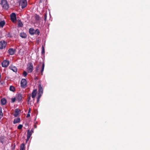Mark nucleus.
<instances>
[{"mask_svg": "<svg viewBox=\"0 0 150 150\" xmlns=\"http://www.w3.org/2000/svg\"><path fill=\"white\" fill-rule=\"evenodd\" d=\"M29 33L31 35H34V34L39 35L40 34V31L38 29L35 30L33 28H31L29 29Z\"/></svg>", "mask_w": 150, "mask_h": 150, "instance_id": "f257e3e1", "label": "nucleus"}, {"mask_svg": "<svg viewBox=\"0 0 150 150\" xmlns=\"http://www.w3.org/2000/svg\"><path fill=\"white\" fill-rule=\"evenodd\" d=\"M1 4L3 8L7 9L8 8V5L7 1L5 0H2L1 2Z\"/></svg>", "mask_w": 150, "mask_h": 150, "instance_id": "f03ea898", "label": "nucleus"}, {"mask_svg": "<svg viewBox=\"0 0 150 150\" xmlns=\"http://www.w3.org/2000/svg\"><path fill=\"white\" fill-rule=\"evenodd\" d=\"M33 69V64L31 62H29L28 65L27 71L28 73L32 72Z\"/></svg>", "mask_w": 150, "mask_h": 150, "instance_id": "7ed1b4c3", "label": "nucleus"}, {"mask_svg": "<svg viewBox=\"0 0 150 150\" xmlns=\"http://www.w3.org/2000/svg\"><path fill=\"white\" fill-rule=\"evenodd\" d=\"M21 86L23 88H25L26 87L27 81L25 79H22L21 82Z\"/></svg>", "mask_w": 150, "mask_h": 150, "instance_id": "20e7f679", "label": "nucleus"}, {"mask_svg": "<svg viewBox=\"0 0 150 150\" xmlns=\"http://www.w3.org/2000/svg\"><path fill=\"white\" fill-rule=\"evenodd\" d=\"M20 4L22 8H25L27 5V2L26 0H21L20 1Z\"/></svg>", "mask_w": 150, "mask_h": 150, "instance_id": "39448f33", "label": "nucleus"}, {"mask_svg": "<svg viewBox=\"0 0 150 150\" xmlns=\"http://www.w3.org/2000/svg\"><path fill=\"white\" fill-rule=\"evenodd\" d=\"M43 88L41 84L39 85L38 95L42 96L43 94Z\"/></svg>", "mask_w": 150, "mask_h": 150, "instance_id": "423d86ee", "label": "nucleus"}, {"mask_svg": "<svg viewBox=\"0 0 150 150\" xmlns=\"http://www.w3.org/2000/svg\"><path fill=\"white\" fill-rule=\"evenodd\" d=\"M6 43L4 40L1 41L0 42V49H2L6 47Z\"/></svg>", "mask_w": 150, "mask_h": 150, "instance_id": "0eeeda50", "label": "nucleus"}, {"mask_svg": "<svg viewBox=\"0 0 150 150\" xmlns=\"http://www.w3.org/2000/svg\"><path fill=\"white\" fill-rule=\"evenodd\" d=\"M11 20L14 22L16 21V15L14 13H12L10 15Z\"/></svg>", "mask_w": 150, "mask_h": 150, "instance_id": "6e6552de", "label": "nucleus"}, {"mask_svg": "<svg viewBox=\"0 0 150 150\" xmlns=\"http://www.w3.org/2000/svg\"><path fill=\"white\" fill-rule=\"evenodd\" d=\"M9 64V62L7 60H4L2 63V66L3 67H7Z\"/></svg>", "mask_w": 150, "mask_h": 150, "instance_id": "1a4fd4ad", "label": "nucleus"}, {"mask_svg": "<svg viewBox=\"0 0 150 150\" xmlns=\"http://www.w3.org/2000/svg\"><path fill=\"white\" fill-rule=\"evenodd\" d=\"M37 93V90L36 89L33 90L32 93V97L33 98H34L36 95Z\"/></svg>", "mask_w": 150, "mask_h": 150, "instance_id": "9d476101", "label": "nucleus"}, {"mask_svg": "<svg viewBox=\"0 0 150 150\" xmlns=\"http://www.w3.org/2000/svg\"><path fill=\"white\" fill-rule=\"evenodd\" d=\"M16 50H13L12 48H11L8 50V52L10 54L12 55L13 54L15 53Z\"/></svg>", "mask_w": 150, "mask_h": 150, "instance_id": "9b49d317", "label": "nucleus"}, {"mask_svg": "<svg viewBox=\"0 0 150 150\" xmlns=\"http://www.w3.org/2000/svg\"><path fill=\"white\" fill-rule=\"evenodd\" d=\"M20 118H15L13 121V123L15 124L20 122Z\"/></svg>", "mask_w": 150, "mask_h": 150, "instance_id": "f8f14e48", "label": "nucleus"}, {"mask_svg": "<svg viewBox=\"0 0 150 150\" xmlns=\"http://www.w3.org/2000/svg\"><path fill=\"white\" fill-rule=\"evenodd\" d=\"M20 35L23 38H25L27 37V35L24 32H22L20 33Z\"/></svg>", "mask_w": 150, "mask_h": 150, "instance_id": "ddd939ff", "label": "nucleus"}, {"mask_svg": "<svg viewBox=\"0 0 150 150\" xmlns=\"http://www.w3.org/2000/svg\"><path fill=\"white\" fill-rule=\"evenodd\" d=\"M32 134V132H30L29 130L27 132V139L28 140Z\"/></svg>", "mask_w": 150, "mask_h": 150, "instance_id": "4468645a", "label": "nucleus"}, {"mask_svg": "<svg viewBox=\"0 0 150 150\" xmlns=\"http://www.w3.org/2000/svg\"><path fill=\"white\" fill-rule=\"evenodd\" d=\"M22 98V95L21 93L18 94L17 96V99L19 101L21 100Z\"/></svg>", "mask_w": 150, "mask_h": 150, "instance_id": "2eb2a0df", "label": "nucleus"}, {"mask_svg": "<svg viewBox=\"0 0 150 150\" xmlns=\"http://www.w3.org/2000/svg\"><path fill=\"white\" fill-rule=\"evenodd\" d=\"M10 69L14 72H16L17 71V69L15 66L10 67Z\"/></svg>", "mask_w": 150, "mask_h": 150, "instance_id": "dca6fc26", "label": "nucleus"}, {"mask_svg": "<svg viewBox=\"0 0 150 150\" xmlns=\"http://www.w3.org/2000/svg\"><path fill=\"white\" fill-rule=\"evenodd\" d=\"M5 139L4 136L1 137L0 138V142L3 144L5 141Z\"/></svg>", "mask_w": 150, "mask_h": 150, "instance_id": "f3484780", "label": "nucleus"}, {"mask_svg": "<svg viewBox=\"0 0 150 150\" xmlns=\"http://www.w3.org/2000/svg\"><path fill=\"white\" fill-rule=\"evenodd\" d=\"M6 100L4 98H3L1 99V104L2 105H4L6 103Z\"/></svg>", "mask_w": 150, "mask_h": 150, "instance_id": "a211bd4d", "label": "nucleus"}, {"mask_svg": "<svg viewBox=\"0 0 150 150\" xmlns=\"http://www.w3.org/2000/svg\"><path fill=\"white\" fill-rule=\"evenodd\" d=\"M18 27H22L23 26V24L22 23L21 21L20 20H18Z\"/></svg>", "mask_w": 150, "mask_h": 150, "instance_id": "6ab92c4d", "label": "nucleus"}, {"mask_svg": "<svg viewBox=\"0 0 150 150\" xmlns=\"http://www.w3.org/2000/svg\"><path fill=\"white\" fill-rule=\"evenodd\" d=\"M5 23L4 21H2L0 22V27H3L5 25Z\"/></svg>", "mask_w": 150, "mask_h": 150, "instance_id": "aec40b11", "label": "nucleus"}, {"mask_svg": "<svg viewBox=\"0 0 150 150\" xmlns=\"http://www.w3.org/2000/svg\"><path fill=\"white\" fill-rule=\"evenodd\" d=\"M25 149V145L23 144H22L20 146V150H24Z\"/></svg>", "mask_w": 150, "mask_h": 150, "instance_id": "412c9836", "label": "nucleus"}, {"mask_svg": "<svg viewBox=\"0 0 150 150\" xmlns=\"http://www.w3.org/2000/svg\"><path fill=\"white\" fill-rule=\"evenodd\" d=\"M20 110L18 109H16L15 110V112L16 113L19 114L20 112Z\"/></svg>", "mask_w": 150, "mask_h": 150, "instance_id": "4be33fe9", "label": "nucleus"}, {"mask_svg": "<svg viewBox=\"0 0 150 150\" xmlns=\"http://www.w3.org/2000/svg\"><path fill=\"white\" fill-rule=\"evenodd\" d=\"M9 89L11 91H14L15 90V88L13 86H11L10 87Z\"/></svg>", "mask_w": 150, "mask_h": 150, "instance_id": "5701e85b", "label": "nucleus"}, {"mask_svg": "<svg viewBox=\"0 0 150 150\" xmlns=\"http://www.w3.org/2000/svg\"><path fill=\"white\" fill-rule=\"evenodd\" d=\"M3 116V114L2 112L1 108L0 107V120Z\"/></svg>", "mask_w": 150, "mask_h": 150, "instance_id": "b1692460", "label": "nucleus"}, {"mask_svg": "<svg viewBox=\"0 0 150 150\" xmlns=\"http://www.w3.org/2000/svg\"><path fill=\"white\" fill-rule=\"evenodd\" d=\"M45 65L44 63H43L42 66V70H41V72L42 73V72H43L44 69Z\"/></svg>", "mask_w": 150, "mask_h": 150, "instance_id": "393cba45", "label": "nucleus"}, {"mask_svg": "<svg viewBox=\"0 0 150 150\" xmlns=\"http://www.w3.org/2000/svg\"><path fill=\"white\" fill-rule=\"evenodd\" d=\"M23 125H19L18 127V129H20L22 128Z\"/></svg>", "mask_w": 150, "mask_h": 150, "instance_id": "a878e982", "label": "nucleus"}, {"mask_svg": "<svg viewBox=\"0 0 150 150\" xmlns=\"http://www.w3.org/2000/svg\"><path fill=\"white\" fill-rule=\"evenodd\" d=\"M41 96L38 95V97L37 98V103H38L39 102L40 99V98L41 97Z\"/></svg>", "mask_w": 150, "mask_h": 150, "instance_id": "bb28decb", "label": "nucleus"}, {"mask_svg": "<svg viewBox=\"0 0 150 150\" xmlns=\"http://www.w3.org/2000/svg\"><path fill=\"white\" fill-rule=\"evenodd\" d=\"M27 72L25 71H24L23 72V76H24L25 77V76H26L27 75Z\"/></svg>", "mask_w": 150, "mask_h": 150, "instance_id": "cd10ccee", "label": "nucleus"}, {"mask_svg": "<svg viewBox=\"0 0 150 150\" xmlns=\"http://www.w3.org/2000/svg\"><path fill=\"white\" fill-rule=\"evenodd\" d=\"M35 18L37 20H38L39 19V17L37 15L35 16Z\"/></svg>", "mask_w": 150, "mask_h": 150, "instance_id": "c85d7f7f", "label": "nucleus"}, {"mask_svg": "<svg viewBox=\"0 0 150 150\" xmlns=\"http://www.w3.org/2000/svg\"><path fill=\"white\" fill-rule=\"evenodd\" d=\"M15 100H16V98H12L11 99V101H12V102H14L15 101Z\"/></svg>", "mask_w": 150, "mask_h": 150, "instance_id": "c756f323", "label": "nucleus"}, {"mask_svg": "<svg viewBox=\"0 0 150 150\" xmlns=\"http://www.w3.org/2000/svg\"><path fill=\"white\" fill-rule=\"evenodd\" d=\"M44 52H45V49H44V48L43 47V46L42 47V54H43L44 53Z\"/></svg>", "mask_w": 150, "mask_h": 150, "instance_id": "7c9ffc66", "label": "nucleus"}, {"mask_svg": "<svg viewBox=\"0 0 150 150\" xmlns=\"http://www.w3.org/2000/svg\"><path fill=\"white\" fill-rule=\"evenodd\" d=\"M30 98H31V96H30V95H29L28 96V102H29L30 99Z\"/></svg>", "mask_w": 150, "mask_h": 150, "instance_id": "2f4dec72", "label": "nucleus"}, {"mask_svg": "<svg viewBox=\"0 0 150 150\" xmlns=\"http://www.w3.org/2000/svg\"><path fill=\"white\" fill-rule=\"evenodd\" d=\"M30 116V113H28V114L26 116V117L27 118H28V117H29Z\"/></svg>", "mask_w": 150, "mask_h": 150, "instance_id": "473e14b6", "label": "nucleus"}, {"mask_svg": "<svg viewBox=\"0 0 150 150\" xmlns=\"http://www.w3.org/2000/svg\"><path fill=\"white\" fill-rule=\"evenodd\" d=\"M19 114H17V113H15L14 114V116L15 117H16Z\"/></svg>", "mask_w": 150, "mask_h": 150, "instance_id": "72a5a7b5", "label": "nucleus"}, {"mask_svg": "<svg viewBox=\"0 0 150 150\" xmlns=\"http://www.w3.org/2000/svg\"><path fill=\"white\" fill-rule=\"evenodd\" d=\"M46 18H47V15H46L45 14V19H44V20L46 21Z\"/></svg>", "mask_w": 150, "mask_h": 150, "instance_id": "f704fd0d", "label": "nucleus"}, {"mask_svg": "<svg viewBox=\"0 0 150 150\" xmlns=\"http://www.w3.org/2000/svg\"><path fill=\"white\" fill-rule=\"evenodd\" d=\"M39 67V66H38L36 67V71H37L38 70V68Z\"/></svg>", "mask_w": 150, "mask_h": 150, "instance_id": "c9c22d12", "label": "nucleus"}, {"mask_svg": "<svg viewBox=\"0 0 150 150\" xmlns=\"http://www.w3.org/2000/svg\"><path fill=\"white\" fill-rule=\"evenodd\" d=\"M30 132H32V133L33 132V129H32Z\"/></svg>", "mask_w": 150, "mask_h": 150, "instance_id": "e433bc0d", "label": "nucleus"}, {"mask_svg": "<svg viewBox=\"0 0 150 150\" xmlns=\"http://www.w3.org/2000/svg\"><path fill=\"white\" fill-rule=\"evenodd\" d=\"M30 111H31L30 108H29V109L28 111V113H30Z\"/></svg>", "mask_w": 150, "mask_h": 150, "instance_id": "4c0bfd02", "label": "nucleus"}]
</instances>
